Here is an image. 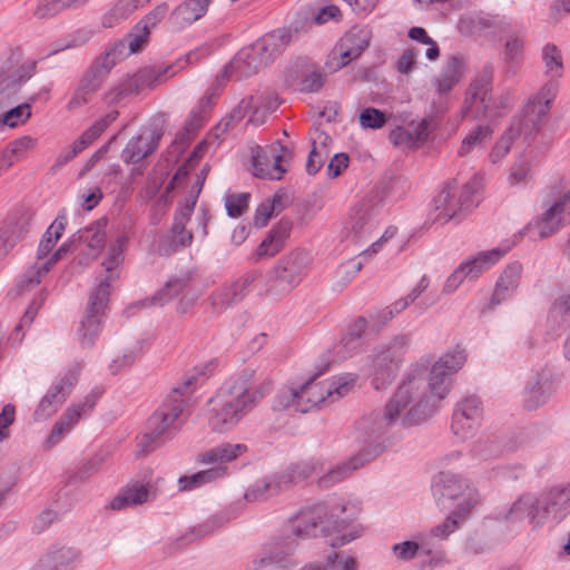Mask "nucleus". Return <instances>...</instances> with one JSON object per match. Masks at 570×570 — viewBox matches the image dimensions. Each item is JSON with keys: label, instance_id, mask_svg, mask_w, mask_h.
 I'll return each instance as SVG.
<instances>
[{"label": "nucleus", "instance_id": "obj_1", "mask_svg": "<svg viewBox=\"0 0 570 570\" xmlns=\"http://www.w3.org/2000/svg\"><path fill=\"white\" fill-rule=\"evenodd\" d=\"M466 361L465 351L454 348L433 363L429 382L414 371L401 383L384 410L364 415L358 422L362 448L346 461L330 469L318 479L321 488H330L353 471L376 459L391 444L389 429L397 422L403 426L419 424L432 416L452 389L453 375Z\"/></svg>", "mask_w": 570, "mask_h": 570}, {"label": "nucleus", "instance_id": "obj_2", "mask_svg": "<svg viewBox=\"0 0 570 570\" xmlns=\"http://www.w3.org/2000/svg\"><path fill=\"white\" fill-rule=\"evenodd\" d=\"M360 508L344 498L331 497L324 502L302 509L291 518L288 531L277 540L266 544L256 556L252 566L254 570H291L295 567L293 558L298 539L309 537H330L336 534L330 544L340 548L357 539L362 534L358 525L346 531L350 523L357 517Z\"/></svg>", "mask_w": 570, "mask_h": 570}, {"label": "nucleus", "instance_id": "obj_3", "mask_svg": "<svg viewBox=\"0 0 570 570\" xmlns=\"http://www.w3.org/2000/svg\"><path fill=\"white\" fill-rule=\"evenodd\" d=\"M570 514V483L556 484L540 493H523L510 507L504 519L514 523L528 520L532 530L548 521L559 524Z\"/></svg>", "mask_w": 570, "mask_h": 570}, {"label": "nucleus", "instance_id": "obj_4", "mask_svg": "<svg viewBox=\"0 0 570 570\" xmlns=\"http://www.w3.org/2000/svg\"><path fill=\"white\" fill-rule=\"evenodd\" d=\"M127 243L128 238L126 236H119L108 247L107 257L102 263L108 275L100 279L97 287L90 293L85 315L77 328L78 341L82 348H91L101 332L102 320L110 296V284L116 278V268L124 261Z\"/></svg>", "mask_w": 570, "mask_h": 570}, {"label": "nucleus", "instance_id": "obj_5", "mask_svg": "<svg viewBox=\"0 0 570 570\" xmlns=\"http://www.w3.org/2000/svg\"><path fill=\"white\" fill-rule=\"evenodd\" d=\"M209 366L206 365L204 370L196 374L186 375L180 384L171 389L159 409L150 415L147 421V431L139 443L144 453L155 451L171 439L174 431L177 429L175 424L191 394V387L197 385L199 375H207L205 371Z\"/></svg>", "mask_w": 570, "mask_h": 570}, {"label": "nucleus", "instance_id": "obj_6", "mask_svg": "<svg viewBox=\"0 0 570 570\" xmlns=\"http://www.w3.org/2000/svg\"><path fill=\"white\" fill-rule=\"evenodd\" d=\"M199 49L188 52L183 59L164 68L144 67L134 75L128 76L118 85L112 87L106 95L105 100L108 105H118L128 97L138 95L147 88H154L158 83L166 81L184 69L187 65L197 61Z\"/></svg>", "mask_w": 570, "mask_h": 570}, {"label": "nucleus", "instance_id": "obj_7", "mask_svg": "<svg viewBox=\"0 0 570 570\" xmlns=\"http://www.w3.org/2000/svg\"><path fill=\"white\" fill-rule=\"evenodd\" d=\"M208 424L215 432H228L254 409V396L240 391V386H223L209 399Z\"/></svg>", "mask_w": 570, "mask_h": 570}, {"label": "nucleus", "instance_id": "obj_8", "mask_svg": "<svg viewBox=\"0 0 570 570\" xmlns=\"http://www.w3.org/2000/svg\"><path fill=\"white\" fill-rule=\"evenodd\" d=\"M482 187L483 177L480 174H474L464 184L459 195L455 193V183L446 184L433 199L434 209L439 212L436 219L461 222L468 213L479 205V193Z\"/></svg>", "mask_w": 570, "mask_h": 570}, {"label": "nucleus", "instance_id": "obj_9", "mask_svg": "<svg viewBox=\"0 0 570 570\" xmlns=\"http://www.w3.org/2000/svg\"><path fill=\"white\" fill-rule=\"evenodd\" d=\"M281 52L275 40L269 33H266L252 45L240 49L225 67V72L228 77H235L238 80L252 77L268 66Z\"/></svg>", "mask_w": 570, "mask_h": 570}, {"label": "nucleus", "instance_id": "obj_10", "mask_svg": "<svg viewBox=\"0 0 570 570\" xmlns=\"http://www.w3.org/2000/svg\"><path fill=\"white\" fill-rule=\"evenodd\" d=\"M409 345L407 335H397L374 350L372 357V385L375 390L389 386L395 379Z\"/></svg>", "mask_w": 570, "mask_h": 570}, {"label": "nucleus", "instance_id": "obj_11", "mask_svg": "<svg viewBox=\"0 0 570 570\" xmlns=\"http://www.w3.org/2000/svg\"><path fill=\"white\" fill-rule=\"evenodd\" d=\"M308 263L309 255L302 249L279 259L266 275V295L279 296L289 293L299 284Z\"/></svg>", "mask_w": 570, "mask_h": 570}, {"label": "nucleus", "instance_id": "obj_12", "mask_svg": "<svg viewBox=\"0 0 570 570\" xmlns=\"http://www.w3.org/2000/svg\"><path fill=\"white\" fill-rule=\"evenodd\" d=\"M322 372L316 373L314 376L309 377L304 384L298 386L297 392L289 393V399L301 400L299 412L307 413L314 407L318 406L321 403L325 402L327 397H332L336 395L337 397H342L346 395L352 389L355 376L351 374H346L344 376H340L337 380L327 382V381H316V377Z\"/></svg>", "mask_w": 570, "mask_h": 570}, {"label": "nucleus", "instance_id": "obj_13", "mask_svg": "<svg viewBox=\"0 0 570 570\" xmlns=\"http://www.w3.org/2000/svg\"><path fill=\"white\" fill-rule=\"evenodd\" d=\"M542 214L530 224L540 238L549 237L570 223V190L551 193L542 202Z\"/></svg>", "mask_w": 570, "mask_h": 570}, {"label": "nucleus", "instance_id": "obj_14", "mask_svg": "<svg viewBox=\"0 0 570 570\" xmlns=\"http://www.w3.org/2000/svg\"><path fill=\"white\" fill-rule=\"evenodd\" d=\"M292 158L293 151L279 141L265 148L258 146L252 156L253 173L258 178L279 180Z\"/></svg>", "mask_w": 570, "mask_h": 570}, {"label": "nucleus", "instance_id": "obj_15", "mask_svg": "<svg viewBox=\"0 0 570 570\" xmlns=\"http://www.w3.org/2000/svg\"><path fill=\"white\" fill-rule=\"evenodd\" d=\"M79 372L80 368L78 366L71 367L52 383L33 412V420L36 422L48 420L59 410L77 384Z\"/></svg>", "mask_w": 570, "mask_h": 570}, {"label": "nucleus", "instance_id": "obj_16", "mask_svg": "<svg viewBox=\"0 0 570 570\" xmlns=\"http://www.w3.org/2000/svg\"><path fill=\"white\" fill-rule=\"evenodd\" d=\"M456 27L462 36L491 39L507 32L510 21L504 17L492 16L483 11H470L460 17Z\"/></svg>", "mask_w": 570, "mask_h": 570}, {"label": "nucleus", "instance_id": "obj_17", "mask_svg": "<svg viewBox=\"0 0 570 570\" xmlns=\"http://www.w3.org/2000/svg\"><path fill=\"white\" fill-rule=\"evenodd\" d=\"M372 32L367 28H351L335 45L331 52V65L334 70L346 67L351 61L358 58L371 43Z\"/></svg>", "mask_w": 570, "mask_h": 570}, {"label": "nucleus", "instance_id": "obj_18", "mask_svg": "<svg viewBox=\"0 0 570 570\" xmlns=\"http://www.w3.org/2000/svg\"><path fill=\"white\" fill-rule=\"evenodd\" d=\"M149 37L146 27L135 26L129 33L122 39L114 42L106 51L96 60L105 75L126 57L142 50Z\"/></svg>", "mask_w": 570, "mask_h": 570}, {"label": "nucleus", "instance_id": "obj_19", "mask_svg": "<svg viewBox=\"0 0 570 570\" xmlns=\"http://www.w3.org/2000/svg\"><path fill=\"white\" fill-rule=\"evenodd\" d=\"M432 492L438 503L443 507L445 505V501L461 499L456 507V509H460L462 505H465L470 494H474L476 497V502L479 501L478 492L470 487L466 479L459 474L445 471H441L434 478Z\"/></svg>", "mask_w": 570, "mask_h": 570}, {"label": "nucleus", "instance_id": "obj_20", "mask_svg": "<svg viewBox=\"0 0 570 570\" xmlns=\"http://www.w3.org/2000/svg\"><path fill=\"white\" fill-rule=\"evenodd\" d=\"M259 276V271L252 269L239 276L233 283L215 289L209 296L210 305L214 311L222 313L240 303L252 292L253 284Z\"/></svg>", "mask_w": 570, "mask_h": 570}, {"label": "nucleus", "instance_id": "obj_21", "mask_svg": "<svg viewBox=\"0 0 570 570\" xmlns=\"http://www.w3.org/2000/svg\"><path fill=\"white\" fill-rule=\"evenodd\" d=\"M482 413V403L478 396L472 395L459 402L451 423L454 435L462 441L473 436L481 424Z\"/></svg>", "mask_w": 570, "mask_h": 570}, {"label": "nucleus", "instance_id": "obj_22", "mask_svg": "<svg viewBox=\"0 0 570 570\" xmlns=\"http://www.w3.org/2000/svg\"><path fill=\"white\" fill-rule=\"evenodd\" d=\"M557 377L549 368L535 372L527 382L522 393V404L534 411L546 404L556 391Z\"/></svg>", "mask_w": 570, "mask_h": 570}, {"label": "nucleus", "instance_id": "obj_23", "mask_svg": "<svg viewBox=\"0 0 570 570\" xmlns=\"http://www.w3.org/2000/svg\"><path fill=\"white\" fill-rule=\"evenodd\" d=\"M493 80V66L487 63L482 71L472 80L464 104L462 114L468 117L473 114L478 117L480 114H485L488 109V97L492 87Z\"/></svg>", "mask_w": 570, "mask_h": 570}, {"label": "nucleus", "instance_id": "obj_24", "mask_svg": "<svg viewBox=\"0 0 570 570\" xmlns=\"http://www.w3.org/2000/svg\"><path fill=\"white\" fill-rule=\"evenodd\" d=\"M99 395V392H92V394L87 395L83 401L77 404H72L65 410L58 421L53 424L52 430L47 439L49 446L56 445L75 428V425L83 415L94 410Z\"/></svg>", "mask_w": 570, "mask_h": 570}, {"label": "nucleus", "instance_id": "obj_25", "mask_svg": "<svg viewBox=\"0 0 570 570\" xmlns=\"http://www.w3.org/2000/svg\"><path fill=\"white\" fill-rule=\"evenodd\" d=\"M163 135L161 127H153L130 138L121 151V159L126 164H138L158 148Z\"/></svg>", "mask_w": 570, "mask_h": 570}, {"label": "nucleus", "instance_id": "obj_26", "mask_svg": "<svg viewBox=\"0 0 570 570\" xmlns=\"http://www.w3.org/2000/svg\"><path fill=\"white\" fill-rule=\"evenodd\" d=\"M523 266L520 262L515 261L509 263L500 273L492 296L490 298L489 307L494 308L503 302L512 298L521 284Z\"/></svg>", "mask_w": 570, "mask_h": 570}, {"label": "nucleus", "instance_id": "obj_27", "mask_svg": "<svg viewBox=\"0 0 570 570\" xmlns=\"http://www.w3.org/2000/svg\"><path fill=\"white\" fill-rule=\"evenodd\" d=\"M190 218L174 214L173 224L169 233L159 240V253L164 256H170L183 248L189 247L194 235L186 229Z\"/></svg>", "mask_w": 570, "mask_h": 570}, {"label": "nucleus", "instance_id": "obj_28", "mask_svg": "<svg viewBox=\"0 0 570 570\" xmlns=\"http://www.w3.org/2000/svg\"><path fill=\"white\" fill-rule=\"evenodd\" d=\"M313 24H315L313 21V13L308 10H298L287 27L275 29L268 33L283 52L294 39L306 33Z\"/></svg>", "mask_w": 570, "mask_h": 570}, {"label": "nucleus", "instance_id": "obj_29", "mask_svg": "<svg viewBox=\"0 0 570 570\" xmlns=\"http://www.w3.org/2000/svg\"><path fill=\"white\" fill-rule=\"evenodd\" d=\"M465 70L466 60L463 56H450L433 81L436 92L440 96L448 95L462 80Z\"/></svg>", "mask_w": 570, "mask_h": 570}, {"label": "nucleus", "instance_id": "obj_30", "mask_svg": "<svg viewBox=\"0 0 570 570\" xmlns=\"http://www.w3.org/2000/svg\"><path fill=\"white\" fill-rule=\"evenodd\" d=\"M212 0H184L169 16L174 28L181 30L202 19L208 11Z\"/></svg>", "mask_w": 570, "mask_h": 570}, {"label": "nucleus", "instance_id": "obj_31", "mask_svg": "<svg viewBox=\"0 0 570 570\" xmlns=\"http://www.w3.org/2000/svg\"><path fill=\"white\" fill-rule=\"evenodd\" d=\"M191 274L189 272L184 273L179 276L169 278L164 287L156 292L153 296L137 302L134 307H149V306H164L168 302L173 301L178 296L189 284ZM132 308V306L130 307Z\"/></svg>", "mask_w": 570, "mask_h": 570}, {"label": "nucleus", "instance_id": "obj_32", "mask_svg": "<svg viewBox=\"0 0 570 570\" xmlns=\"http://www.w3.org/2000/svg\"><path fill=\"white\" fill-rule=\"evenodd\" d=\"M373 199L377 203L381 200L379 194H371L364 198L351 215V228L355 238L362 239L365 235L370 234L374 227V205Z\"/></svg>", "mask_w": 570, "mask_h": 570}, {"label": "nucleus", "instance_id": "obj_33", "mask_svg": "<svg viewBox=\"0 0 570 570\" xmlns=\"http://www.w3.org/2000/svg\"><path fill=\"white\" fill-rule=\"evenodd\" d=\"M509 250L510 245H500L489 250H482L462 262L468 265L465 268L470 275V281L478 279L481 274L494 266Z\"/></svg>", "mask_w": 570, "mask_h": 570}, {"label": "nucleus", "instance_id": "obj_34", "mask_svg": "<svg viewBox=\"0 0 570 570\" xmlns=\"http://www.w3.org/2000/svg\"><path fill=\"white\" fill-rule=\"evenodd\" d=\"M331 137L322 130L315 129L312 132V149L306 161V171L308 175H316L323 167L330 156L327 144L331 142Z\"/></svg>", "mask_w": 570, "mask_h": 570}, {"label": "nucleus", "instance_id": "obj_35", "mask_svg": "<svg viewBox=\"0 0 570 570\" xmlns=\"http://www.w3.org/2000/svg\"><path fill=\"white\" fill-rule=\"evenodd\" d=\"M287 474H275L271 479H262L256 481L245 492L244 497L247 501L266 500L276 495L284 490V484L288 481Z\"/></svg>", "mask_w": 570, "mask_h": 570}, {"label": "nucleus", "instance_id": "obj_36", "mask_svg": "<svg viewBox=\"0 0 570 570\" xmlns=\"http://www.w3.org/2000/svg\"><path fill=\"white\" fill-rule=\"evenodd\" d=\"M366 326V318L360 316L347 327V332L341 338L340 344L335 346L340 358L344 360L352 356L361 347L362 335Z\"/></svg>", "mask_w": 570, "mask_h": 570}, {"label": "nucleus", "instance_id": "obj_37", "mask_svg": "<svg viewBox=\"0 0 570 570\" xmlns=\"http://www.w3.org/2000/svg\"><path fill=\"white\" fill-rule=\"evenodd\" d=\"M67 224V214L66 210L62 209L57 215L56 219L50 224L47 228L46 233L42 235L40 243L38 245L36 258L38 261H46L50 255L51 250L56 246L57 242L62 236V233L66 228Z\"/></svg>", "mask_w": 570, "mask_h": 570}, {"label": "nucleus", "instance_id": "obj_38", "mask_svg": "<svg viewBox=\"0 0 570 570\" xmlns=\"http://www.w3.org/2000/svg\"><path fill=\"white\" fill-rule=\"evenodd\" d=\"M292 223L289 220H281L273 226L268 236L257 247V256H274L284 245L285 239L289 236Z\"/></svg>", "mask_w": 570, "mask_h": 570}, {"label": "nucleus", "instance_id": "obj_39", "mask_svg": "<svg viewBox=\"0 0 570 570\" xmlns=\"http://www.w3.org/2000/svg\"><path fill=\"white\" fill-rule=\"evenodd\" d=\"M475 504L476 497L474 494H470L465 505L453 510L452 513L446 517L442 523L431 529V535L440 540L448 539L449 535L459 528L460 520H462Z\"/></svg>", "mask_w": 570, "mask_h": 570}, {"label": "nucleus", "instance_id": "obj_40", "mask_svg": "<svg viewBox=\"0 0 570 570\" xmlns=\"http://www.w3.org/2000/svg\"><path fill=\"white\" fill-rule=\"evenodd\" d=\"M37 69L36 60H28L7 75L0 76V95L16 91L22 83L27 82Z\"/></svg>", "mask_w": 570, "mask_h": 570}, {"label": "nucleus", "instance_id": "obj_41", "mask_svg": "<svg viewBox=\"0 0 570 570\" xmlns=\"http://www.w3.org/2000/svg\"><path fill=\"white\" fill-rule=\"evenodd\" d=\"M246 451L247 446L245 444L224 443L199 454L198 461L204 464L227 463L235 460Z\"/></svg>", "mask_w": 570, "mask_h": 570}, {"label": "nucleus", "instance_id": "obj_42", "mask_svg": "<svg viewBox=\"0 0 570 570\" xmlns=\"http://www.w3.org/2000/svg\"><path fill=\"white\" fill-rule=\"evenodd\" d=\"M149 0H119L107 13L101 23L104 28H112L126 20L135 10L144 7Z\"/></svg>", "mask_w": 570, "mask_h": 570}, {"label": "nucleus", "instance_id": "obj_43", "mask_svg": "<svg viewBox=\"0 0 570 570\" xmlns=\"http://www.w3.org/2000/svg\"><path fill=\"white\" fill-rule=\"evenodd\" d=\"M106 225L107 222L105 219H98L85 229L78 230L71 236V239L72 242L83 243L91 249H101L106 242Z\"/></svg>", "mask_w": 570, "mask_h": 570}, {"label": "nucleus", "instance_id": "obj_44", "mask_svg": "<svg viewBox=\"0 0 570 570\" xmlns=\"http://www.w3.org/2000/svg\"><path fill=\"white\" fill-rule=\"evenodd\" d=\"M227 469L226 466L218 465L215 468H210L204 471H199L191 475L180 476L178 480L179 490L180 491H191L196 488H199L206 483L215 481L219 478L226 475Z\"/></svg>", "mask_w": 570, "mask_h": 570}, {"label": "nucleus", "instance_id": "obj_45", "mask_svg": "<svg viewBox=\"0 0 570 570\" xmlns=\"http://www.w3.org/2000/svg\"><path fill=\"white\" fill-rule=\"evenodd\" d=\"M558 92V83L554 80L548 81L529 102L527 114H535L538 119H542L548 115L551 101Z\"/></svg>", "mask_w": 570, "mask_h": 570}, {"label": "nucleus", "instance_id": "obj_46", "mask_svg": "<svg viewBox=\"0 0 570 570\" xmlns=\"http://www.w3.org/2000/svg\"><path fill=\"white\" fill-rule=\"evenodd\" d=\"M119 112L117 110L109 111L105 117L95 121L87 130H85L81 136L75 140L77 147L81 149H86L89 145H91L107 128L114 122Z\"/></svg>", "mask_w": 570, "mask_h": 570}, {"label": "nucleus", "instance_id": "obj_47", "mask_svg": "<svg viewBox=\"0 0 570 570\" xmlns=\"http://www.w3.org/2000/svg\"><path fill=\"white\" fill-rule=\"evenodd\" d=\"M36 145L37 139L32 138L31 136L20 137L9 144L8 147L3 150L2 160L7 167H10L20 158H22L28 150L33 149Z\"/></svg>", "mask_w": 570, "mask_h": 570}, {"label": "nucleus", "instance_id": "obj_48", "mask_svg": "<svg viewBox=\"0 0 570 570\" xmlns=\"http://www.w3.org/2000/svg\"><path fill=\"white\" fill-rule=\"evenodd\" d=\"M492 137V129L488 125L475 127L462 141L460 156L469 154L474 148H482Z\"/></svg>", "mask_w": 570, "mask_h": 570}, {"label": "nucleus", "instance_id": "obj_49", "mask_svg": "<svg viewBox=\"0 0 570 570\" xmlns=\"http://www.w3.org/2000/svg\"><path fill=\"white\" fill-rule=\"evenodd\" d=\"M318 464L314 461H302L293 464L287 470L279 472L278 474H287L288 481L284 484V490L291 488V485L303 481L317 473Z\"/></svg>", "mask_w": 570, "mask_h": 570}, {"label": "nucleus", "instance_id": "obj_50", "mask_svg": "<svg viewBox=\"0 0 570 570\" xmlns=\"http://www.w3.org/2000/svg\"><path fill=\"white\" fill-rule=\"evenodd\" d=\"M37 96L29 98V101L18 105L10 110L6 111L0 117V124L6 125L10 128H14L19 125H23L31 117V104L35 102Z\"/></svg>", "mask_w": 570, "mask_h": 570}, {"label": "nucleus", "instance_id": "obj_51", "mask_svg": "<svg viewBox=\"0 0 570 570\" xmlns=\"http://www.w3.org/2000/svg\"><path fill=\"white\" fill-rule=\"evenodd\" d=\"M148 499V490L144 485L128 488L111 501V509L120 510L129 504H141Z\"/></svg>", "mask_w": 570, "mask_h": 570}, {"label": "nucleus", "instance_id": "obj_52", "mask_svg": "<svg viewBox=\"0 0 570 570\" xmlns=\"http://www.w3.org/2000/svg\"><path fill=\"white\" fill-rule=\"evenodd\" d=\"M542 59L546 73L551 78H559L563 73V62L560 50L557 46L548 43L542 49Z\"/></svg>", "mask_w": 570, "mask_h": 570}, {"label": "nucleus", "instance_id": "obj_53", "mask_svg": "<svg viewBox=\"0 0 570 570\" xmlns=\"http://www.w3.org/2000/svg\"><path fill=\"white\" fill-rule=\"evenodd\" d=\"M80 557L78 550L70 547H59L49 551L48 560L55 570H65Z\"/></svg>", "mask_w": 570, "mask_h": 570}, {"label": "nucleus", "instance_id": "obj_54", "mask_svg": "<svg viewBox=\"0 0 570 570\" xmlns=\"http://www.w3.org/2000/svg\"><path fill=\"white\" fill-rule=\"evenodd\" d=\"M395 556L404 561L413 559L417 553H430L431 544L429 541L422 539L420 542L404 541L393 546Z\"/></svg>", "mask_w": 570, "mask_h": 570}, {"label": "nucleus", "instance_id": "obj_55", "mask_svg": "<svg viewBox=\"0 0 570 570\" xmlns=\"http://www.w3.org/2000/svg\"><path fill=\"white\" fill-rule=\"evenodd\" d=\"M254 107H256V99L254 97L242 99L237 107H235L230 114L220 121L219 127L224 126V131L235 127Z\"/></svg>", "mask_w": 570, "mask_h": 570}, {"label": "nucleus", "instance_id": "obj_56", "mask_svg": "<svg viewBox=\"0 0 570 570\" xmlns=\"http://www.w3.org/2000/svg\"><path fill=\"white\" fill-rule=\"evenodd\" d=\"M51 267L46 261H38L26 269L23 273L20 286L22 288H30L41 283L42 278L49 273Z\"/></svg>", "mask_w": 570, "mask_h": 570}, {"label": "nucleus", "instance_id": "obj_57", "mask_svg": "<svg viewBox=\"0 0 570 570\" xmlns=\"http://www.w3.org/2000/svg\"><path fill=\"white\" fill-rule=\"evenodd\" d=\"M503 35L508 36L505 43V58L509 60H515L521 57L523 51V32L520 29H514L510 22V28Z\"/></svg>", "mask_w": 570, "mask_h": 570}, {"label": "nucleus", "instance_id": "obj_58", "mask_svg": "<svg viewBox=\"0 0 570 570\" xmlns=\"http://www.w3.org/2000/svg\"><path fill=\"white\" fill-rule=\"evenodd\" d=\"M548 321L558 325L570 321V295L562 294L553 302Z\"/></svg>", "mask_w": 570, "mask_h": 570}, {"label": "nucleus", "instance_id": "obj_59", "mask_svg": "<svg viewBox=\"0 0 570 570\" xmlns=\"http://www.w3.org/2000/svg\"><path fill=\"white\" fill-rule=\"evenodd\" d=\"M106 75L101 70V66L95 61L89 71L85 73L78 87L85 90L88 95H94L99 90L102 79Z\"/></svg>", "mask_w": 570, "mask_h": 570}, {"label": "nucleus", "instance_id": "obj_60", "mask_svg": "<svg viewBox=\"0 0 570 570\" xmlns=\"http://www.w3.org/2000/svg\"><path fill=\"white\" fill-rule=\"evenodd\" d=\"M360 124L363 128L380 129L386 124V116L380 109L368 107L360 114Z\"/></svg>", "mask_w": 570, "mask_h": 570}, {"label": "nucleus", "instance_id": "obj_61", "mask_svg": "<svg viewBox=\"0 0 570 570\" xmlns=\"http://www.w3.org/2000/svg\"><path fill=\"white\" fill-rule=\"evenodd\" d=\"M249 197L248 193L227 196L225 199L227 215L232 218L239 217L247 209Z\"/></svg>", "mask_w": 570, "mask_h": 570}, {"label": "nucleus", "instance_id": "obj_62", "mask_svg": "<svg viewBox=\"0 0 570 570\" xmlns=\"http://www.w3.org/2000/svg\"><path fill=\"white\" fill-rule=\"evenodd\" d=\"M67 8L63 0H41L37 4L35 16L39 19H45L56 16Z\"/></svg>", "mask_w": 570, "mask_h": 570}, {"label": "nucleus", "instance_id": "obj_63", "mask_svg": "<svg viewBox=\"0 0 570 570\" xmlns=\"http://www.w3.org/2000/svg\"><path fill=\"white\" fill-rule=\"evenodd\" d=\"M16 226H7L0 230V259H2L20 239Z\"/></svg>", "mask_w": 570, "mask_h": 570}, {"label": "nucleus", "instance_id": "obj_64", "mask_svg": "<svg viewBox=\"0 0 570 570\" xmlns=\"http://www.w3.org/2000/svg\"><path fill=\"white\" fill-rule=\"evenodd\" d=\"M465 267H468V265L461 263L446 278L443 286V292L445 294H451L455 292L459 288V286L463 283V281H470V275L468 274V269Z\"/></svg>", "mask_w": 570, "mask_h": 570}]
</instances>
